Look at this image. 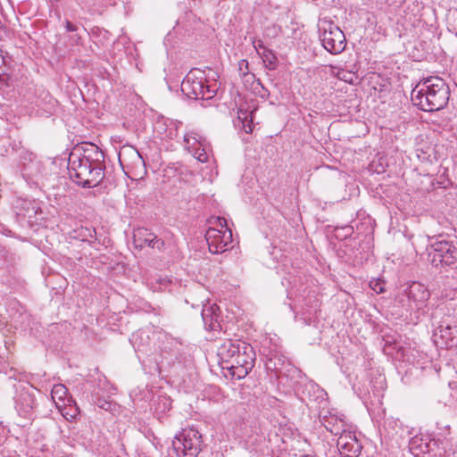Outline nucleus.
I'll return each mask as SVG.
<instances>
[{
  "label": "nucleus",
  "mask_w": 457,
  "mask_h": 457,
  "mask_svg": "<svg viewBox=\"0 0 457 457\" xmlns=\"http://www.w3.org/2000/svg\"><path fill=\"white\" fill-rule=\"evenodd\" d=\"M104 154L96 145H90L82 154L71 153L68 162L71 179L83 187H95L104 178Z\"/></svg>",
  "instance_id": "nucleus-1"
},
{
  "label": "nucleus",
  "mask_w": 457,
  "mask_h": 457,
  "mask_svg": "<svg viewBox=\"0 0 457 457\" xmlns=\"http://www.w3.org/2000/svg\"><path fill=\"white\" fill-rule=\"evenodd\" d=\"M448 84L438 76L421 79L411 90V98L414 105L424 112L444 109L450 99Z\"/></svg>",
  "instance_id": "nucleus-2"
},
{
  "label": "nucleus",
  "mask_w": 457,
  "mask_h": 457,
  "mask_svg": "<svg viewBox=\"0 0 457 457\" xmlns=\"http://www.w3.org/2000/svg\"><path fill=\"white\" fill-rule=\"evenodd\" d=\"M218 90L217 84L209 83L203 71L191 70L181 83V91L188 98L209 100L215 96Z\"/></svg>",
  "instance_id": "nucleus-3"
},
{
  "label": "nucleus",
  "mask_w": 457,
  "mask_h": 457,
  "mask_svg": "<svg viewBox=\"0 0 457 457\" xmlns=\"http://www.w3.org/2000/svg\"><path fill=\"white\" fill-rule=\"evenodd\" d=\"M209 222L217 227L209 228L205 233L209 251L213 254L227 251L228 245L232 243V231L228 228L226 219L212 217Z\"/></svg>",
  "instance_id": "nucleus-4"
},
{
  "label": "nucleus",
  "mask_w": 457,
  "mask_h": 457,
  "mask_svg": "<svg viewBox=\"0 0 457 457\" xmlns=\"http://www.w3.org/2000/svg\"><path fill=\"white\" fill-rule=\"evenodd\" d=\"M443 311V309H436L432 313L433 324H437L433 333V338L436 345L449 348L457 345V325H453L450 315L444 316L437 320V318L445 314Z\"/></svg>",
  "instance_id": "nucleus-5"
},
{
  "label": "nucleus",
  "mask_w": 457,
  "mask_h": 457,
  "mask_svg": "<svg viewBox=\"0 0 457 457\" xmlns=\"http://www.w3.org/2000/svg\"><path fill=\"white\" fill-rule=\"evenodd\" d=\"M430 293L426 287L420 282H411L405 286L398 294V301L409 310H421L426 306Z\"/></svg>",
  "instance_id": "nucleus-6"
},
{
  "label": "nucleus",
  "mask_w": 457,
  "mask_h": 457,
  "mask_svg": "<svg viewBox=\"0 0 457 457\" xmlns=\"http://www.w3.org/2000/svg\"><path fill=\"white\" fill-rule=\"evenodd\" d=\"M202 436L194 428L183 429L173 441L178 457H196L201 451Z\"/></svg>",
  "instance_id": "nucleus-7"
},
{
  "label": "nucleus",
  "mask_w": 457,
  "mask_h": 457,
  "mask_svg": "<svg viewBox=\"0 0 457 457\" xmlns=\"http://www.w3.org/2000/svg\"><path fill=\"white\" fill-rule=\"evenodd\" d=\"M242 347L243 349L229 366H222V370H227L229 375L237 379L246 377L254 366L255 353L253 347L251 345H244Z\"/></svg>",
  "instance_id": "nucleus-8"
},
{
  "label": "nucleus",
  "mask_w": 457,
  "mask_h": 457,
  "mask_svg": "<svg viewBox=\"0 0 457 457\" xmlns=\"http://www.w3.org/2000/svg\"><path fill=\"white\" fill-rule=\"evenodd\" d=\"M433 252L429 253L433 266H453L457 262V248L449 241H436L431 245Z\"/></svg>",
  "instance_id": "nucleus-9"
},
{
  "label": "nucleus",
  "mask_w": 457,
  "mask_h": 457,
  "mask_svg": "<svg viewBox=\"0 0 457 457\" xmlns=\"http://www.w3.org/2000/svg\"><path fill=\"white\" fill-rule=\"evenodd\" d=\"M324 48L332 54L342 53L345 49L346 40L344 32L335 24L329 23L320 35Z\"/></svg>",
  "instance_id": "nucleus-10"
},
{
  "label": "nucleus",
  "mask_w": 457,
  "mask_h": 457,
  "mask_svg": "<svg viewBox=\"0 0 457 457\" xmlns=\"http://www.w3.org/2000/svg\"><path fill=\"white\" fill-rule=\"evenodd\" d=\"M118 158L122 170L126 173L142 170L145 167L143 157L137 149L131 145L122 146L119 152Z\"/></svg>",
  "instance_id": "nucleus-11"
},
{
  "label": "nucleus",
  "mask_w": 457,
  "mask_h": 457,
  "mask_svg": "<svg viewBox=\"0 0 457 457\" xmlns=\"http://www.w3.org/2000/svg\"><path fill=\"white\" fill-rule=\"evenodd\" d=\"M36 406L34 391L29 384L21 386L17 390L15 396V408L18 413L25 418H29Z\"/></svg>",
  "instance_id": "nucleus-12"
},
{
  "label": "nucleus",
  "mask_w": 457,
  "mask_h": 457,
  "mask_svg": "<svg viewBox=\"0 0 457 457\" xmlns=\"http://www.w3.org/2000/svg\"><path fill=\"white\" fill-rule=\"evenodd\" d=\"M337 447L341 457H359L362 449L355 432L352 430L338 436Z\"/></svg>",
  "instance_id": "nucleus-13"
},
{
  "label": "nucleus",
  "mask_w": 457,
  "mask_h": 457,
  "mask_svg": "<svg viewBox=\"0 0 457 457\" xmlns=\"http://www.w3.org/2000/svg\"><path fill=\"white\" fill-rule=\"evenodd\" d=\"M133 244L137 249L148 246L152 249L162 251L164 247L163 240L158 238L155 234L145 228H138L134 230Z\"/></svg>",
  "instance_id": "nucleus-14"
},
{
  "label": "nucleus",
  "mask_w": 457,
  "mask_h": 457,
  "mask_svg": "<svg viewBox=\"0 0 457 457\" xmlns=\"http://www.w3.org/2000/svg\"><path fill=\"white\" fill-rule=\"evenodd\" d=\"M244 345H248L246 342L241 340L227 339L219 347L217 355L222 366H229L231 361L241 352Z\"/></svg>",
  "instance_id": "nucleus-15"
},
{
  "label": "nucleus",
  "mask_w": 457,
  "mask_h": 457,
  "mask_svg": "<svg viewBox=\"0 0 457 457\" xmlns=\"http://www.w3.org/2000/svg\"><path fill=\"white\" fill-rule=\"evenodd\" d=\"M14 209L18 217L28 219L29 221L36 218L38 212H41L38 204L29 199H17Z\"/></svg>",
  "instance_id": "nucleus-16"
},
{
  "label": "nucleus",
  "mask_w": 457,
  "mask_h": 457,
  "mask_svg": "<svg viewBox=\"0 0 457 457\" xmlns=\"http://www.w3.org/2000/svg\"><path fill=\"white\" fill-rule=\"evenodd\" d=\"M324 426L328 431L334 436H341L346 431H350V426L345 422L343 419L331 416L324 420Z\"/></svg>",
  "instance_id": "nucleus-17"
},
{
  "label": "nucleus",
  "mask_w": 457,
  "mask_h": 457,
  "mask_svg": "<svg viewBox=\"0 0 457 457\" xmlns=\"http://www.w3.org/2000/svg\"><path fill=\"white\" fill-rule=\"evenodd\" d=\"M303 301L306 302L304 305H306L307 308L305 309L303 305L302 311L295 314V318L302 320L305 325H310L312 317L317 312L318 301L316 299L312 300L310 296Z\"/></svg>",
  "instance_id": "nucleus-18"
},
{
  "label": "nucleus",
  "mask_w": 457,
  "mask_h": 457,
  "mask_svg": "<svg viewBox=\"0 0 457 457\" xmlns=\"http://www.w3.org/2000/svg\"><path fill=\"white\" fill-rule=\"evenodd\" d=\"M130 341L138 351H144L149 344V337L144 330H138L132 335Z\"/></svg>",
  "instance_id": "nucleus-19"
},
{
  "label": "nucleus",
  "mask_w": 457,
  "mask_h": 457,
  "mask_svg": "<svg viewBox=\"0 0 457 457\" xmlns=\"http://www.w3.org/2000/svg\"><path fill=\"white\" fill-rule=\"evenodd\" d=\"M442 444L443 443L439 440L427 436V441L425 447L422 448V453H433L435 456H441L445 453L444 448L440 447V445Z\"/></svg>",
  "instance_id": "nucleus-20"
},
{
  "label": "nucleus",
  "mask_w": 457,
  "mask_h": 457,
  "mask_svg": "<svg viewBox=\"0 0 457 457\" xmlns=\"http://www.w3.org/2000/svg\"><path fill=\"white\" fill-rule=\"evenodd\" d=\"M68 389L62 384H57L53 386L51 396L54 402L59 401L65 404Z\"/></svg>",
  "instance_id": "nucleus-21"
},
{
  "label": "nucleus",
  "mask_w": 457,
  "mask_h": 457,
  "mask_svg": "<svg viewBox=\"0 0 457 457\" xmlns=\"http://www.w3.org/2000/svg\"><path fill=\"white\" fill-rule=\"evenodd\" d=\"M253 111L249 113L247 110H243V108L238 110V119L242 120L243 128L246 133L253 131Z\"/></svg>",
  "instance_id": "nucleus-22"
},
{
  "label": "nucleus",
  "mask_w": 457,
  "mask_h": 457,
  "mask_svg": "<svg viewBox=\"0 0 457 457\" xmlns=\"http://www.w3.org/2000/svg\"><path fill=\"white\" fill-rule=\"evenodd\" d=\"M252 89L254 94L262 99H268L270 96L269 90L262 85L260 79H256L255 78L254 80H253Z\"/></svg>",
  "instance_id": "nucleus-23"
},
{
  "label": "nucleus",
  "mask_w": 457,
  "mask_h": 457,
  "mask_svg": "<svg viewBox=\"0 0 457 457\" xmlns=\"http://www.w3.org/2000/svg\"><path fill=\"white\" fill-rule=\"evenodd\" d=\"M263 62H266V66L270 70H274L276 68L277 57L270 49H265V52L262 53Z\"/></svg>",
  "instance_id": "nucleus-24"
},
{
  "label": "nucleus",
  "mask_w": 457,
  "mask_h": 457,
  "mask_svg": "<svg viewBox=\"0 0 457 457\" xmlns=\"http://www.w3.org/2000/svg\"><path fill=\"white\" fill-rule=\"evenodd\" d=\"M191 140H193L194 143L199 144L201 146H204V144L202 142V137L197 132L190 131L184 135V142L187 147H190Z\"/></svg>",
  "instance_id": "nucleus-25"
},
{
  "label": "nucleus",
  "mask_w": 457,
  "mask_h": 457,
  "mask_svg": "<svg viewBox=\"0 0 457 457\" xmlns=\"http://www.w3.org/2000/svg\"><path fill=\"white\" fill-rule=\"evenodd\" d=\"M427 441V436H413L411 438L409 442V446L411 449H416L420 450L422 453V448L425 447V444Z\"/></svg>",
  "instance_id": "nucleus-26"
},
{
  "label": "nucleus",
  "mask_w": 457,
  "mask_h": 457,
  "mask_svg": "<svg viewBox=\"0 0 457 457\" xmlns=\"http://www.w3.org/2000/svg\"><path fill=\"white\" fill-rule=\"evenodd\" d=\"M249 63L246 60L242 59L238 62V71L243 78H249L254 80V74L249 72Z\"/></svg>",
  "instance_id": "nucleus-27"
},
{
  "label": "nucleus",
  "mask_w": 457,
  "mask_h": 457,
  "mask_svg": "<svg viewBox=\"0 0 457 457\" xmlns=\"http://www.w3.org/2000/svg\"><path fill=\"white\" fill-rule=\"evenodd\" d=\"M78 235L75 237H81L82 241L87 240V237H93L95 230H92L88 228H80L79 230L75 231Z\"/></svg>",
  "instance_id": "nucleus-28"
},
{
  "label": "nucleus",
  "mask_w": 457,
  "mask_h": 457,
  "mask_svg": "<svg viewBox=\"0 0 457 457\" xmlns=\"http://www.w3.org/2000/svg\"><path fill=\"white\" fill-rule=\"evenodd\" d=\"M336 231L337 233V237H342L344 238H346L347 237L352 235L353 228L351 226H345L342 227L341 228H337Z\"/></svg>",
  "instance_id": "nucleus-29"
},
{
  "label": "nucleus",
  "mask_w": 457,
  "mask_h": 457,
  "mask_svg": "<svg viewBox=\"0 0 457 457\" xmlns=\"http://www.w3.org/2000/svg\"><path fill=\"white\" fill-rule=\"evenodd\" d=\"M196 159L201 162H205L208 161V155L203 148L201 151L197 149L195 153Z\"/></svg>",
  "instance_id": "nucleus-30"
},
{
  "label": "nucleus",
  "mask_w": 457,
  "mask_h": 457,
  "mask_svg": "<svg viewBox=\"0 0 457 457\" xmlns=\"http://www.w3.org/2000/svg\"><path fill=\"white\" fill-rule=\"evenodd\" d=\"M207 312H210V310H207ZM202 316H203V320H204V325H205V326H208V329H210V330H215V329H216V325H215V323H213V322L211 320V323H210L209 325L207 324V318H208L209 314H208V313H206V311H205V310H204V311H203ZM217 327H219V325H217Z\"/></svg>",
  "instance_id": "nucleus-31"
},
{
  "label": "nucleus",
  "mask_w": 457,
  "mask_h": 457,
  "mask_svg": "<svg viewBox=\"0 0 457 457\" xmlns=\"http://www.w3.org/2000/svg\"><path fill=\"white\" fill-rule=\"evenodd\" d=\"M305 390H308V394L310 393L311 390H312L313 392H320V393H322L323 390L315 383L313 382H309L308 384L305 385Z\"/></svg>",
  "instance_id": "nucleus-32"
},
{
  "label": "nucleus",
  "mask_w": 457,
  "mask_h": 457,
  "mask_svg": "<svg viewBox=\"0 0 457 457\" xmlns=\"http://www.w3.org/2000/svg\"><path fill=\"white\" fill-rule=\"evenodd\" d=\"M252 43L257 51L259 49H263V52H265V49H267L261 39H256L255 37H253Z\"/></svg>",
  "instance_id": "nucleus-33"
},
{
  "label": "nucleus",
  "mask_w": 457,
  "mask_h": 457,
  "mask_svg": "<svg viewBox=\"0 0 457 457\" xmlns=\"http://www.w3.org/2000/svg\"><path fill=\"white\" fill-rule=\"evenodd\" d=\"M65 29L68 32H74L78 30V27L68 20L65 21Z\"/></svg>",
  "instance_id": "nucleus-34"
},
{
  "label": "nucleus",
  "mask_w": 457,
  "mask_h": 457,
  "mask_svg": "<svg viewBox=\"0 0 457 457\" xmlns=\"http://www.w3.org/2000/svg\"><path fill=\"white\" fill-rule=\"evenodd\" d=\"M70 41L71 46H78L81 43V37L78 34L72 35L70 37Z\"/></svg>",
  "instance_id": "nucleus-35"
},
{
  "label": "nucleus",
  "mask_w": 457,
  "mask_h": 457,
  "mask_svg": "<svg viewBox=\"0 0 457 457\" xmlns=\"http://www.w3.org/2000/svg\"><path fill=\"white\" fill-rule=\"evenodd\" d=\"M97 404L100 408L104 409V410H109L112 405V403L107 401H99Z\"/></svg>",
  "instance_id": "nucleus-36"
},
{
  "label": "nucleus",
  "mask_w": 457,
  "mask_h": 457,
  "mask_svg": "<svg viewBox=\"0 0 457 457\" xmlns=\"http://www.w3.org/2000/svg\"><path fill=\"white\" fill-rule=\"evenodd\" d=\"M23 170L27 171L29 175L32 174V170H31L30 165H27L26 163H24Z\"/></svg>",
  "instance_id": "nucleus-37"
},
{
  "label": "nucleus",
  "mask_w": 457,
  "mask_h": 457,
  "mask_svg": "<svg viewBox=\"0 0 457 457\" xmlns=\"http://www.w3.org/2000/svg\"><path fill=\"white\" fill-rule=\"evenodd\" d=\"M395 348L397 349V353L402 352V355H403V349L402 346H395Z\"/></svg>",
  "instance_id": "nucleus-38"
},
{
  "label": "nucleus",
  "mask_w": 457,
  "mask_h": 457,
  "mask_svg": "<svg viewBox=\"0 0 457 457\" xmlns=\"http://www.w3.org/2000/svg\"><path fill=\"white\" fill-rule=\"evenodd\" d=\"M79 410L78 409H75V411L73 414H71V418H76V416L79 414Z\"/></svg>",
  "instance_id": "nucleus-39"
},
{
  "label": "nucleus",
  "mask_w": 457,
  "mask_h": 457,
  "mask_svg": "<svg viewBox=\"0 0 457 457\" xmlns=\"http://www.w3.org/2000/svg\"><path fill=\"white\" fill-rule=\"evenodd\" d=\"M33 154H29V162L33 164Z\"/></svg>",
  "instance_id": "nucleus-40"
},
{
  "label": "nucleus",
  "mask_w": 457,
  "mask_h": 457,
  "mask_svg": "<svg viewBox=\"0 0 457 457\" xmlns=\"http://www.w3.org/2000/svg\"><path fill=\"white\" fill-rule=\"evenodd\" d=\"M245 79V82H250L252 81L253 82V79H249V78H244Z\"/></svg>",
  "instance_id": "nucleus-41"
},
{
  "label": "nucleus",
  "mask_w": 457,
  "mask_h": 457,
  "mask_svg": "<svg viewBox=\"0 0 457 457\" xmlns=\"http://www.w3.org/2000/svg\"><path fill=\"white\" fill-rule=\"evenodd\" d=\"M269 361H270V364H271L273 362V358H270Z\"/></svg>",
  "instance_id": "nucleus-42"
},
{
  "label": "nucleus",
  "mask_w": 457,
  "mask_h": 457,
  "mask_svg": "<svg viewBox=\"0 0 457 457\" xmlns=\"http://www.w3.org/2000/svg\"><path fill=\"white\" fill-rule=\"evenodd\" d=\"M274 369H278L276 362H274Z\"/></svg>",
  "instance_id": "nucleus-43"
},
{
  "label": "nucleus",
  "mask_w": 457,
  "mask_h": 457,
  "mask_svg": "<svg viewBox=\"0 0 457 457\" xmlns=\"http://www.w3.org/2000/svg\"><path fill=\"white\" fill-rule=\"evenodd\" d=\"M376 287H373V290H377L378 288V286H375Z\"/></svg>",
  "instance_id": "nucleus-44"
},
{
  "label": "nucleus",
  "mask_w": 457,
  "mask_h": 457,
  "mask_svg": "<svg viewBox=\"0 0 457 457\" xmlns=\"http://www.w3.org/2000/svg\"><path fill=\"white\" fill-rule=\"evenodd\" d=\"M376 287H373V290H377L378 288V286H375Z\"/></svg>",
  "instance_id": "nucleus-45"
}]
</instances>
